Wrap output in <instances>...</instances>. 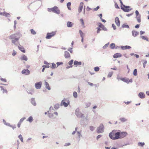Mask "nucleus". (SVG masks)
Returning <instances> with one entry per match:
<instances>
[{"mask_svg":"<svg viewBox=\"0 0 149 149\" xmlns=\"http://www.w3.org/2000/svg\"><path fill=\"white\" fill-rule=\"evenodd\" d=\"M136 17L135 18H136L137 21L139 23H140L141 22V15L139 13L138 10H136L135 11Z\"/></svg>","mask_w":149,"mask_h":149,"instance_id":"39448f33","label":"nucleus"},{"mask_svg":"<svg viewBox=\"0 0 149 149\" xmlns=\"http://www.w3.org/2000/svg\"><path fill=\"white\" fill-rule=\"evenodd\" d=\"M79 33L81 38L84 37V34L81 30H79Z\"/></svg>","mask_w":149,"mask_h":149,"instance_id":"a18cd8bd","label":"nucleus"},{"mask_svg":"<svg viewBox=\"0 0 149 149\" xmlns=\"http://www.w3.org/2000/svg\"><path fill=\"white\" fill-rule=\"evenodd\" d=\"M145 143L144 142H139L138 143V145L141 147H143L145 145Z\"/></svg>","mask_w":149,"mask_h":149,"instance_id":"4c0bfd02","label":"nucleus"},{"mask_svg":"<svg viewBox=\"0 0 149 149\" xmlns=\"http://www.w3.org/2000/svg\"><path fill=\"white\" fill-rule=\"evenodd\" d=\"M147 61L146 60L144 61L143 63V67L144 68H145L146 67V65L147 63Z\"/></svg>","mask_w":149,"mask_h":149,"instance_id":"680f3d73","label":"nucleus"},{"mask_svg":"<svg viewBox=\"0 0 149 149\" xmlns=\"http://www.w3.org/2000/svg\"><path fill=\"white\" fill-rule=\"evenodd\" d=\"M120 120L122 123H124L127 120V119L124 117L120 118Z\"/></svg>","mask_w":149,"mask_h":149,"instance_id":"c756f323","label":"nucleus"},{"mask_svg":"<svg viewBox=\"0 0 149 149\" xmlns=\"http://www.w3.org/2000/svg\"><path fill=\"white\" fill-rule=\"evenodd\" d=\"M21 73L24 74L29 75L30 74V71L28 69H24L22 71Z\"/></svg>","mask_w":149,"mask_h":149,"instance_id":"9d476101","label":"nucleus"},{"mask_svg":"<svg viewBox=\"0 0 149 149\" xmlns=\"http://www.w3.org/2000/svg\"><path fill=\"white\" fill-rule=\"evenodd\" d=\"M67 103L65 102L64 101V100H63L61 102L60 105L62 106H64L65 107H67L68 105L70 103V102L68 100L67 101H66Z\"/></svg>","mask_w":149,"mask_h":149,"instance_id":"6e6552de","label":"nucleus"},{"mask_svg":"<svg viewBox=\"0 0 149 149\" xmlns=\"http://www.w3.org/2000/svg\"><path fill=\"white\" fill-rule=\"evenodd\" d=\"M18 137L19 138L22 142H23V138L21 134H19V135L18 136Z\"/></svg>","mask_w":149,"mask_h":149,"instance_id":"37998d69","label":"nucleus"},{"mask_svg":"<svg viewBox=\"0 0 149 149\" xmlns=\"http://www.w3.org/2000/svg\"><path fill=\"white\" fill-rule=\"evenodd\" d=\"M72 48H70L68 49V50L71 53H72L73 51L72 50Z\"/></svg>","mask_w":149,"mask_h":149,"instance_id":"69168bd1","label":"nucleus"},{"mask_svg":"<svg viewBox=\"0 0 149 149\" xmlns=\"http://www.w3.org/2000/svg\"><path fill=\"white\" fill-rule=\"evenodd\" d=\"M80 21L81 22V25L83 27L85 28V26L84 25L83 19H81L80 20Z\"/></svg>","mask_w":149,"mask_h":149,"instance_id":"f704fd0d","label":"nucleus"},{"mask_svg":"<svg viewBox=\"0 0 149 149\" xmlns=\"http://www.w3.org/2000/svg\"><path fill=\"white\" fill-rule=\"evenodd\" d=\"M20 38H16L15 39H13L12 40V43L14 44V45L17 46V43L18 42V40Z\"/></svg>","mask_w":149,"mask_h":149,"instance_id":"f8f14e48","label":"nucleus"},{"mask_svg":"<svg viewBox=\"0 0 149 149\" xmlns=\"http://www.w3.org/2000/svg\"><path fill=\"white\" fill-rule=\"evenodd\" d=\"M64 56L66 58H68L70 57V54L67 51H65L64 52Z\"/></svg>","mask_w":149,"mask_h":149,"instance_id":"412c9836","label":"nucleus"},{"mask_svg":"<svg viewBox=\"0 0 149 149\" xmlns=\"http://www.w3.org/2000/svg\"><path fill=\"white\" fill-rule=\"evenodd\" d=\"M75 114L77 116L78 118H84V114H82L80 112H78L75 113Z\"/></svg>","mask_w":149,"mask_h":149,"instance_id":"dca6fc26","label":"nucleus"},{"mask_svg":"<svg viewBox=\"0 0 149 149\" xmlns=\"http://www.w3.org/2000/svg\"><path fill=\"white\" fill-rule=\"evenodd\" d=\"M130 6H126L125 5L121 6V9L125 12H128L132 10V8H130Z\"/></svg>","mask_w":149,"mask_h":149,"instance_id":"7ed1b4c3","label":"nucleus"},{"mask_svg":"<svg viewBox=\"0 0 149 149\" xmlns=\"http://www.w3.org/2000/svg\"><path fill=\"white\" fill-rule=\"evenodd\" d=\"M67 25L68 27H71L73 26V24L71 22L68 21L67 22Z\"/></svg>","mask_w":149,"mask_h":149,"instance_id":"cd10ccee","label":"nucleus"},{"mask_svg":"<svg viewBox=\"0 0 149 149\" xmlns=\"http://www.w3.org/2000/svg\"><path fill=\"white\" fill-rule=\"evenodd\" d=\"M73 59L71 60L68 63L69 65H71L73 63Z\"/></svg>","mask_w":149,"mask_h":149,"instance_id":"bf43d9fd","label":"nucleus"},{"mask_svg":"<svg viewBox=\"0 0 149 149\" xmlns=\"http://www.w3.org/2000/svg\"><path fill=\"white\" fill-rule=\"evenodd\" d=\"M20 59L22 60H25V61H27L28 60L27 57L25 55H23L21 56Z\"/></svg>","mask_w":149,"mask_h":149,"instance_id":"b1692460","label":"nucleus"},{"mask_svg":"<svg viewBox=\"0 0 149 149\" xmlns=\"http://www.w3.org/2000/svg\"><path fill=\"white\" fill-rule=\"evenodd\" d=\"M60 105L58 104H57L54 106V108L56 109H57L59 108Z\"/></svg>","mask_w":149,"mask_h":149,"instance_id":"79ce46f5","label":"nucleus"},{"mask_svg":"<svg viewBox=\"0 0 149 149\" xmlns=\"http://www.w3.org/2000/svg\"><path fill=\"white\" fill-rule=\"evenodd\" d=\"M16 54L17 52L15 50H14L13 51V52L12 53V55L13 56H15V55H16Z\"/></svg>","mask_w":149,"mask_h":149,"instance_id":"0e129e2a","label":"nucleus"},{"mask_svg":"<svg viewBox=\"0 0 149 149\" xmlns=\"http://www.w3.org/2000/svg\"><path fill=\"white\" fill-rule=\"evenodd\" d=\"M139 34V32L135 30H133L132 31V35L134 37H136Z\"/></svg>","mask_w":149,"mask_h":149,"instance_id":"aec40b11","label":"nucleus"},{"mask_svg":"<svg viewBox=\"0 0 149 149\" xmlns=\"http://www.w3.org/2000/svg\"><path fill=\"white\" fill-rule=\"evenodd\" d=\"M18 48L22 52H25V50L23 46L20 45L19 46H18Z\"/></svg>","mask_w":149,"mask_h":149,"instance_id":"4be33fe9","label":"nucleus"},{"mask_svg":"<svg viewBox=\"0 0 149 149\" xmlns=\"http://www.w3.org/2000/svg\"><path fill=\"white\" fill-rule=\"evenodd\" d=\"M139 97L141 99H143L145 97V95L143 92H140L138 94Z\"/></svg>","mask_w":149,"mask_h":149,"instance_id":"a211bd4d","label":"nucleus"},{"mask_svg":"<svg viewBox=\"0 0 149 149\" xmlns=\"http://www.w3.org/2000/svg\"><path fill=\"white\" fill-rule=\"evenodd\" d=\"M109 44V42H108L106 44H105L103 47V48L104 49H105L107 48L108 47V45Z\"/></svg>","mask_w":149,"mask_h":149,"instance_id":"09e8293b","label":"nucleus"},{"mask_svg":"<svg viewBox=\"0 0 149 149\" xmlns=\"http://www.w3.org/2000/svg\"><path fill=\"white\" fill-rule=\"evenodd\" d=\"M112 26L113 28V29L114 30H115L116 29V26L115 25V24H112Z\"/></svg>","mask_w":149,"mask_h":149,"instance_id":"e2e57ef3","label":"nucleus"},{"mask_svg":"<svg viewBox=\"0 0 149 149\" xmlns=\"http://www.w3.org/2000/svg\"><path fill=\"white\" fill-rule=\"evenodd\" d=\"M47 112L49 114L48 116L49 118H52L53 116V114L52 113H49V111H48Z\"/></svg>","mask_w":149,"mask_h":149,"instance_id":"6e6d98bb","label":"nucleus"},{"mask_svg":"<svg viewBox=\"0 0 149 149\" xmlns=\"http://www.w3.org/2000/svg\"><path fill=\"white\" fill-rule=\"evenodd\" d=\"M0 88H1V90L3 91L2 92L3 93H7V90L4 89L3 86H0Z\"/></svg>","mask_w":149,"mask_h":149,"instance_id":"7c9ffc66","label":"nucleus"},{"mask_svg":"<svg viewBox=\"0 0 149 149\" xmlns=\"http://www.w3.org/2000/svg\"><path fill=\"white\" fill-rule=\"evenodd\" d=\"M122 27L123 28H126L127 29H129L130 27L127 24L125 23L122 26Z\"/></svg>","mask_w":149,"mask_h":149,"instance_id":"473e14b6","label":"nucleus"},{"mask_svg":"<svg viewBox=\"0 0 149 149\" xmlns=\"http://www.w3.org/2000/svg\"><path fill=\"white\" fill-rule=\"evenodd\" d=\"M115 22L117 26H119L120 25V22L119 19L118 17H116L115 19Z\"/></svg>","mask_w":149,"mask_h":149,"instance_id":"4468645a","label":"nucleus"},{"mask_svg":"<svg viewBox=\"0 0 149 149\" xmlns=\"http://www.w3.org/2000/svg\"><path fill=\"white\" fill-rule=\"evenodd\" d=\"M89 128L90 130L91 131H93L95 130V127L92 126H90Z\"/></svg>","mask_w":149,"mask_h":149,"instance_id":"5fc2aeb1","label":"nucleus"},{"mask_svg":"<svg viewBox=\"0 0 149 149\" xmlns=\"http://www.w3.org/2000/svg\"><path fill=\"white\" fill-rule=\"evenodd\" d=\"M42 85V82L41 81L37 82L35 83V86L36 89H39L41 88Z\"/></svg>","mask_w":149,"mask_h":149,"instance_id":"1a4fd4ad","label":"nucleus"},{"mask_svg":"<svg viewBox=\"0 0 149 149\" xmlns=\"http://www.w3.org/2000/svg\"><path fill=\"white\" fill-rule=\"evenodd\" d=\"M115 7L117 9H119L120 8L118 6V4L117 3H116L115 2Z\"/></svg>","mask_w":149,"mask_h":149,"instance_id":"052dcab7","label":"nucleus"},{"mask_svg":"<svg viewBox=\"0 0 149 149\" xmlns=\"http://www.w3.org/2000/svg\"><path fill=\"white\" fill-rule=\"evenodd\" d=\"M99 27H100L104 31H107V29L101 23H99Z\"/></svg>","mask_w":149,"mask_h":149,"instance_id":"2eb2a0df","label":"nucleus"},{"mask_svg":"<svg viewBox=\"0 0 149 149\" xmlns=\"http://www.w3.org/2000/svg\"><path fill=\"white\" fill-rule=\"evenodd\" d=\"M52 66L51 67V68L54 69L57 68V67H56V64H55L54 63H52Z\"/></svg>","mask_w":149,"mask_h":149,"instance_id":"c9c22d12","label":"nucleus"},{"mask_svg":"<svg viewBox=\"0 0 149 149\" xmlns=\"http://www.w3.org/2000/svg\"><path fill=\"white\" fill-rule=\"evenodd\" d=\"M91 103L89 102H88L85 103V108H88L91 105Z\"/></svg>","mask_w":149,"mask_h":149,"instance_id":"58836bf2","label":"nucleus"},{"mask_svg":"<svg viewBox=\"0 0 149 149\" xmlns=\"http://www.w3.org/2000/svg\"><path fill=\"white\" fill-rule=\"evenodd\" d=\"M26 118L25 117L22 118L20 119L19 122L21 123H22L23 121Z\"/></svg>","mask_w":149,"mask_h":149,"instance_id":"4d7b16f0","label":"nucleus"},{"mask_svg":"<svg viewBox=\"0 0 149 149\" xmlns=\"http://www.w3.org/2000/svg\"><path fill=\"white\" fill-rule=\"evenodd\" d=\"M20 38V36L19 35V33H18L13 34L10 36L9 37V39L12 40L15 39L16 38Z\"/></svg>","mask_w":149,"mask_h":149,"instance_id":"0eeeda50","label":"nucleus"},{"mask_svg":"<svg viewBox=\"0 0 149 149\" xmlns=\"http://www.w3.org/2000/svg\"><path fill=\"white\" fill-rule=\"evenodd\" d=\"M73 95L74 97L77 98V94L76 92H74L73 93Z\"/></svg>","mask_w":149,"mask_h":149,"instance_id":"864d4df0","label":"nucleus"},{"mask_svg":"<svg viewBox=\"0 0 149 149\" xmlns=\"http://www.w3.org/2000/svg\"><path fill=\"white\" fill-rule=\"evenodd\" d=\"M122 56V54L120 53H117L114 54L113 57L114 58H117L118 57H120Z\"/></svg>","mask_w":149,"mask_h":149,"instance_id":"6ab92c4d","label":"nucleus"},{"mask_svg":"<svg viewBox=\"0 0 149 149\" xmlns=\"http://www.w3.org/2000/svg\"><path fill=\"white\" fill-rule=\"evenodd\" d=\"M94 70L95 71L97 72L99 71L100 68L99 67L96 66L94 68Z\"/></svg>","mask_w":149,"mask_h":149,"instance_id":"3c124183","label":"nucleus"},{"mask_svg":"<svg viewBox=\"0 0 149 149\" xmlns=\"http://www.w3.org/2000/svg\"><path fill=\"white\" fill-rule=\"evenodd\" d=\"M74 65H75L77 66L81 65L82 63L81 61L78 62L77 61H74Z\"/></svg>","mask_w":149,"mask_h":149,"instance_id":"bb28decb","label":"nucleus"},{"mask_svg":"<svg viewBox=\"0 0 149 149\" xmlns=\"http://www.w3.org/2000/svg\"><path fill=\"white\" fill-rule=\"evenodd\" d=\"M4 16L7 17H10V15L9 13H6L5 11L4 12Z\"/></svg>","mask_w":149,"mask_h":149,"instance_id":"72a5a7b5","label":"nucleus"},{"mask_svg":"<svg viewBox=\"0 0 149 149\" xmlns=\"http://www.w3.org/2000/svg\"><path fill=\"white\" fill-rule=\"evenodd\" d=\"M115 45H115V43H111L110 45V47L111 49H114L115 47Z\"/></svg>","mask_w":149,"mask_h":149,"instance_id":"e433bc0d","label":"nucleus"},{"mask_svg":"<svg viewBox=\"0 0 149 149\" xmlns=\"http://www.w3.org/2000/svg\"><path fill=\"white\" fill-rule=\"evenodd\" d=\"M45 85L46 88L49 90H51V88L50 87L49 84L48 82L45 81Z\"/></svg>","mask_w":149,"mask_h":149,"instance_id":"a878e982","label":"nucleus"},{"mask_svg":"<svg viewBox=\"0 0 149 149\" xmlns=\"http://www.w3.org/2000/svg\"><path fill=\"white\" fill-rule=\"evenodd\" d=\"M63 63L62 62H57L56 63V64L57 65V67H58V66L62 65L63 64Z\"/></svg>","mask_w":149,"mask_h":149,"instance_id":"13d9d810","label":"nucleus"},{"mask_svg":"<svg viewBox=\"0 0 149 149\" xmlns=\"http://www.w3.org/2000/svg\"><path fill=\"white\" fill-rule=\"evenodd\" d=\"M113 72H109L107 76V77H111L113 74Z\"/></svg>","mask_w":149,"mask_h":149,"instance_id":"de8ad7c7","label":"nucleus"},{"mask_svg":"<svg viewBox=\"0 0 149 149\" xmlns=\"http://www.w3.org/2000/svg\"><path fill=\"white\" fill-rule=\"evenodd\" d=\"M77 133L78 134V138L80 139L81 137L82 136V135L81 134V131H77Z\"/></svg>","mask_w":149,"mask_h":149,"instance_id":"49530a36","label":"nucleus"},{"mask_svg":"<svg viewBox=\"0 0 149 149\" xmlns=\"http://www.w3.org/2000/svg\"><path fill=\"white\" fill-rule=\"evenodd\" d=\"M141 38L143 39L144 40H146V41H148V38L145 36H141Z\"/></svg>","mask_w":149,"mask_h":149,"instance_id":"a19ab883","label":"nucleus"},{"mask_svg":"<svg viewBox=\"0 0 149 149\" xmlns=\"http://www.w3.org/2000/svg\"><path fill=\"white\" fill-rule=\"evenodd\" d=\"M87 120L86 118H83L81 120V125H85L87 124L86 123V121Z\"/></svg>","mask_w":149,"mask_h":149,"instance_id":"9b49d317","label":"nucleus"},{"mask_svg":"<svg viewBox=\"0 0 149 149\" xmlns=\"http://www.w3.org/2000/svg\"><path fill=\"white\" fill-rule=\"evenodd\" d=\"M102 136L100 134V135H98L97 137V138H96L97 139V140H98V139H100V138L102 137Z\"/></svg>","mask_w":149,"mask_h":149,"instance_id":"774afa93","label":"nucleus"},{"mask_svg":"<svg viewBox=\"0 0 149 149\" xmlns=\"http://www.w3.org/2000/svg\"><path fill=\"white\" fill-rule=\"evenodd\" d=\"M100 8V6H97L96 8L94 9V11H97Z\"/></svg>","mask_w":149,"mask_h":149,"instance_id":"338daca9","label":"nucleus"},{"mask_svg":"<svg viewBox=\"0 0 149 149\" xmlns=\"http://www.w3.org/2000/svg\"><path fill=\"white\" fill-rule=\"evenodd\" d=\"M31 104L34 106H36V102L35 99L34 98H32L31 99Z\"/></svg>","mask_w":149,"mask_h":149,"instance_id":"393cba45","label":"nucleus"},{"mask_svg":"<svg viewBox=\"0 0 149 149\" xmlns=\"http://www.w3.org/2000/svg\"><path fill=\"white\" fill-rule=\"evenodd\" d=\"M120 79L121 80L125 82H126L127 84H128V80H129V79L126 78H125L121 77L120 78Z\"/></svg>","mask_w":149,"mask_h":149,"instance_id":"5701e85b","label":"nucleus"},{"mask_svg":"<svg viewBox=\"0 0 149 149\" xmlns=\"http://www.w3.org/2000/svg\"><path fill=\"white\" fill-rule=\"evenodd\" d=\"M56 34V32L54 31H52L50 33H48L47 34L46 38L47 39H50L52 37L55 36Z\"/></svg>","mask_w":149,"mask_h":149,"instance_id":"423d86ee","label":"nucleus"},{"mask_svg":"<svg viewBox=\"0 0 149 149\" xmlns=\"http://www.w3.org/2000/svg\"><path fill=\"white\" fill-rule=\"evenodd\" d=\"M84 5V3L82 2H81L79 4V6L78 8V12L79 13H81L82 10Z\"/></svg>","mask_w":149,"mask_h":149,"instance_id":"ddd939ff","label":"nucleus"},{"mask_svg":"<svg viewBox=\"0 0 149 149\" xmlns=\"http://www.w3.org/2000/svg\"><path fill=\"white\" fill-rule=\"evenodd\" d=\"M120 48L122 50H125L127 49H130L131 48V47L129 45L121 46Z\"/></svg>","mask_w":149,"mask_h":149,"instance_id":"f3484780","label":"nucleus"},{"mask_svg":"<svg viewBox=\"0 0 149 149\" xmlns=\"http://www.w3.org/2000/svg\"><path fill=\"white\" fill-rule=\"evenodd\" d=\"M133 74L134 76H136L137 75V70L136 69H135L133 72Z\"/></svg>","mask_w":149,"mask_h":149,"instance_id":"ea45409f","label":"nucleus"},{"mask_svg":"<svg viewBox=\"0 0 149 149\" xmlns=\"http://www.w3.org/2000/svg\"><path fill=\"white\" fill-rule=\"evenodd\" d=\"M30 31L31 34L33 35H35L36 33V32L33 29H31Z\"/></svg>","mask_w":149,"mask_h":149,"instance_id":"8fccbe9b","label":"nucleus"},{"mask_svg":"<svg viewBox=\"0 0 149 149\" xmlns=\"http://www.w3.org/2000/svg\"><path fill=\"white\" fill-rule=\"evenodd\" d=\"M71 4V3L70 2H68L67 3V7L68 8L69 10H71V8H70Z\"/></svg>","mask_w":149,"mask_h":149,"instance_id":"2f4dec72","label":"nucleus"},{"mask_svg":"<svg viewBox=\"0 0 149 149\" xmlns=\"http://www.w3.org/2000/svg\"><path fill=\"white\" fill-rule=\"evenodd\" d=\"M3 123L4 124L7 126H8L10 124V123H6V120L4 119H3Z\"/></svg>","mask_w":149,"mask_h":149,"instance_id":"c03bdc74","label":"nucleus"},{"mask_svg":"<svg viewBox=\"0 0 149 149\" xmlns=\"http://www.w3.org/2000/svg\"><path fill=\"white\" fill-rule=\"evenodd\" d=\"M100 27H98L96 28V29H97V33H99L100 32V31L101 30V29H100Z\"/></svg>","mask_w":149,"mask_h":149,"instance_id":"603ef678","label":"nucleus"},{"mask_svg":"<svg viewBox=\"0 0 149 149\" xmlns=\"http://www.w3.org/2000/svg\"><path fill=\"white\" fill-rule=\"evenodd\" d=\"M48 10L49 12H52L56 14H59L60 13V12L57 6H55L54 7L48 8Z\"/></svg>","mask_w":149,"mask_h":149,"instance_id":"f03ea898","label":"nucleus"},{"mask_svg":"<svg viewBox=\"0 0 149 149\" xmlns=\"http://www.w3.org/2000/svg\"><path fill=\"white\" fill-rule=\"evenodd\" d=\"M33 120V119L32 116H30L26 120L27 121H29V123H31Z\"/></svg>","mask_w":149,"mask_h":149,"instance_id":"c85d7f7f","label":"nucleus"},{"mask_svg":"<svg viewBox=\"0 0 149 149\" xmlns=\"http://www.w3.org/2000/svg\"><path fill=\"white\" fill-rule=\"evenodd\" d=\"M104 127L102 123H101L99 127H97L96 131L98 134L104 132Z\"/></svg>","mask_w":149,"mask_h":149,"instance_id":"20e7f679","label":"nucleus"},{"mask_svg":"<svg viewBox=\"0 0 149 149\" xmlns=\"http://www.w3.org/2000/svg\"><path fill=\"white\" fill-rule=\"evenodd\" d=\"M116 130H114L110 132L109 136L112 139L116 140L123 138L125 137L127 134L126 132H121L120 131L116 132Z\"/></svg>","mask_w":149,"mask_h":149,"instance_id":"f257e3e1","label":"nucleus"}]
</instances>
